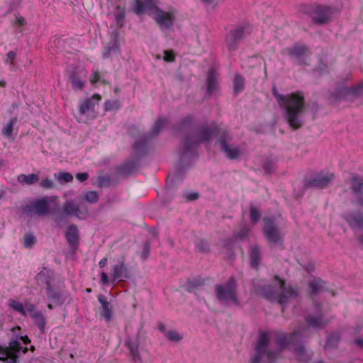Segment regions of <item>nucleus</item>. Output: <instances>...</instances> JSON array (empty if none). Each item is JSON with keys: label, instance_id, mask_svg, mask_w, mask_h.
Wrapping results in <instances>:
<instances>
[{"label": "nucleus", "instance_id": "nucleus-20", "mask_svg": "<svg viewBox=\"0 0 363 363\" xmlns=\"http://www.w3.org/2000/svg\"><path fill=\"white\" fill-rule=\"evenodd\" d=\"M291 57L296 59L298 62L308 52V48L305 45H295L286 49Z\"/></svg>", "mask_w": 363, "mask_h": 363}, {"label": "nucleus", "instance_id": "nucleus-36", "mask_svg": "<svg viewBox=\"0 0 363 363\" xmlns=\"http://www.w3.org/2000/svg\"><path fill=\"white\" fill-rule=\"evenodd\" d=\"M84 199L89 203H96L99 200V195L96 191H87L84 194Z\"/></svg>", "mask_w": 363, "mask_h": 363}, {"label": "nucleus", "instance_id": "nucleus-12", "mask_svg": "<svg viewBox=\"0 0 363 363\" xmlns=\"http://www.w3.org/2000/svg\"><path fill=\"white\" fill-rule=\"evenodd\" d=\"M21 350L23 353L28 350L27 347L23 348L21 346L19 340H11L8 347H0V360L4 361L6 363H16L17 354Z\"/></svg>", "mask_w": 363, "mask_h": 363}, {"label": "nucleus", "instance_id": "nucleus-38", "mask_svg": "<svg viewBox=\"0 0 363 363\" xmlns=\"http://www.w3.org/2000/svg\"><path fill=\"white\" fill-rule=\"evenodd\" d=\"M35 241V237L32 233L26 234L23 237V245L26 248L32 247Z\"/></svg>", "mask_w": 363, "mask_h": 363}, {"label": "nucleus", "instance_id": "nucleus-1", "mask_svg": "<svg viewBox=\"0 0 363 363\" xmlns=\"http://www.w3.org/2000/svg\"><path fill=\"white\" fill-rule=\"evenodd\" d=\"M259 295L270 301H276L281 305L286 304L301 295L300 288L296 285H286L285 281L276 277L271 284L258 286Z\"/></svg>", "mask_w": 363, "mask_h": 363}, {"label": "nucleus", "instance_id": "nucleus-50", "mask_svg": "<svg viewBox=\"0 0 363 363\" xmlns=\"http://www.w3.org/2000/svg\"><path fill=\"white\" fill-rule=\"evenodd\" d=\"M150 252V245L149 243H145L143 250L141 254L142 258L146 259L148 257Z\"/></svg>", "mask_w": 363, "mask_h": 363}, {"label": "nucleus", "instance_id": "nucleus-22", "mask_svg": "<svg viewBox=\"0 0 363 363\" xmlns=\"http://www.w3.org/2000/svg\"><path fill=\"white\" fill-rule=\"evenodd\" d=\"M159 330L162 332L168 340L173 342H179L183 339V335L174 329L167 330L166 326L160 323Z\"/></svg>", "mask_w": 363, "mask_h": 363}, {"label": "nucleus", "instance_id": "nucleus-57", "mask_svg": "<svg viewBox=\"0 0 363 363\" xmlns=\"http://www.w3.org/2000/svg\"><path fill=\"white\" fill-rule=\"evenodd\" d=\"M36 325L39 327L41 333H44L45 322L44 319H37Z\"/></svg>", "mask_w": 363, "mask_h": 363}, {"label": "nucleus", "instance_id": "nucleus-33", "mask_svg": "<svg viewBox=\"0 0 363 363\" xmlns=\"http://www.w3.org/2000/svg\"><path fill=\"white\" fill-rule=\"evenodd\" d=\"M8 304L9 307L18 312L21 315H27V313L25 312L24 306L22 303L15 300H9Z\"/></svg>", "mask_w": 363, "mask_h": 363}, {"label": "nucleus", "instance_id": "nucleus-15", "mask_svg": "<svg viewBox=\"0 0 363 363\" xmlns=\"http://www.w3.org/2000/svg\"><path fill=\"white\" fill-rule=\"evenodd\" d=\"M111 281H123L130 278V273L125 265V257H122L117 264L113 265L111 272Z\"/></svg>", "mask_w": 363, "mask_h": 363}, {"label": "nucleus", "instance_id": "nucleus-4", "mask_svg": "<svg viewBox=\"0 0 363 363\" xmlns=\"http://www.w3.org/2000/svg\"><path fill=\"white\" fill-rule=\"evenodd\" d=\"M217 299L222 303L230 306L238 304L237 281L231 277L228 282L215 286Z\"/></svg>", "mask_w": 363, "mask_h": 363}, {"label": "nucleus", "instance_id": "nucleus-6", "mask_svg": "<svg viewBox=\"0 0 363 363\" xmlns=\"http://www.w3.org/2000/svg\"><path fill=\"white\" fill-rule=\"evenodd\" d=\"M213 133L211 128L205 127L189 135L184 143V155L189 156L191 155L201 143L208 142Z\"/></svg>", "mask_w": 363, "mask_h": 363}, {"label": "nucleus", "instance_id": "nucleus-54", "mask_svg": "<svg viewBox=\"0 0 363 363\" xmlns=\"http://www.w3.org/2000/svg\"><path fill=\"white\" fill-rule=\"evenodd\" d=\"M100 280L104 285H107L109 283L108 275L105 272L101 273Z\"/></svg>", "mask_w": 363, "mask_h": 363}, {"label": "nucleus", "instance_id": "nucleus-58", "mask_svg": "<svg viewBox=\"0 0 363 363\" xmlns=\"http://www.w3.org/2000/svg\"><path fill=\"white\" fill-rule=\"evenodd\" d=\"M185 196L188 200L192 201L196 199L199 197V195L197 193H190L186 194Z\"/></svg>", "mask_w": 363, "mask_h": 363}, {"label": "nucleus", "instance_id": "nucleus-8", "mask_svg": "<svg viewBox=\"0 0 363 363\" xmlns=\"http://www.w3.org/2000/svg\"><path fill=\"white\" fill-rule=\"evenodd\" d=\"M344 219L350 227L356 232V237L360 244L363 245V215L359 211L346 213Z\"/></svg>", "mask_w": 363, "mask_h": 363}, {"label": "nucleus", "instance_id": "nucleus-30", "mask_svg": "<svg viewBox=\"0 0 363 363\" xmlns=\"http://www.w3.org/2000/svg\"><path fill=\"white\" fill-rule=\"evenodd\" d=\"M351 189L356 194H359L363 191V181L361 178L354 176L351 179Z\"/></svg>", "mask_w": 363, "mask_h": 363}, {"label": "nucleus", "instance_id": "nucleus-32", "mask_svg": "<svg viewBox=\"0 0 363 363\" xmlns=\"http://www.w3.org/2000/svg\"><path fill=\"white\" fill-rule=\"evenodd\" d=\"M245 86V79L240 74H235L234 78V91L238 94L240 92Z\"/></svg>", "mask_w": 363, "mask_h": 363}, {"label": "nucleus", "instance_id": "nucleus-24", "mask_svg": "<svg viewBox=\"0 0 363 363\" xmlns=\"http://www.w3.org/2000/svg\"><path fill=\"white\" fill-rule=\"evenodd\" d=\"M65 237L70 245L74 246L78 243L79 232L75 225H69L65 232Z\"/></svg>", "mask_w": 363, "mask_h": 363}, {"label": "nucleus", "instance_id": "nucleus-19", "mask_svg": "<svg viewBox=\"0 0 363 363\" xmlns=\"http://www.w3.org/2000/svg\"><path fill=\"white\" fill-rule=\"evenodd\" d=\"M157 4L156 0H136L135 13L140 15L145 12H150L152 16L153 11L158 9Z\"/></svg>", "mask_w": 363, "mask_h": 363}, {"label": "nucleus", "instance_id": "nucleus-18", "mask_svg": "<svg viewBox=\"0 0 363 363\" xmlns=\"http://www.w3.org/2000/svg\"><path fill=\"white\" fill-rule=\"evenodd\" d=\"M333 11L329 7L317 6L314 9L313 18L320 24L328 22L332 16Z\"/></svg>", "mask_w": 363, "mask_h": 363}, {"label": "nucleus", "instance_id": "nucleus-2", "mask_svg": "<svg viewBox=\"0 0 363 363\" xmlns=\"http://www.w3.org/2000/svg\"><path fill=\"white\" fill-rule=\"evenodd\" d=\"M280 106L284 109L285 118L291 128L296 130L303 125L301 113L305 108V99L303 94L296 92L286 95Z\"/></svg>", "mask_w": 363, "mask_h": 363}, {"label": "nucleus", "instance_id": "nucleus-21", "mask_svg": "<svg viewBox=\"0 0 363 363\" xmlns=\"http://www.w3.org/2000/svg\"><path fill=\"white\" fill-rule=\"evenodd\" d=\"M139 345V338L138 336L128 338V340L125 341V345L128 347L130 356L134 361H140L141 359L138 351Z\"/></svg>", "mask_w": 363, "mask_h": 363}, {"label": "nucleus", "instance_id": "nucleus-25", "mask_svg": "<svg viewBox=\"0 0 363 363\" xmlns=\"http://www.w3.org/2000/svg\"><path fill=\"white\" fill-rule=\"evenodd\" d=\"M311 294H317L328 289L326 283L320 279H314L309 282Z\"/></svg>", "mask_w": 363, "mask_h": 363}, {"label": "nucleus", "instance_id": "nucleus-41", "mask_svg": "<svg viewBox=\"0 0 363 363\" xmlns=\"http://www.w3.org/2000/svg\"><path fill=\"white\" fill-rule=\"evenodd\" d=\"M348 94L354 96H361L363 94V82H361L358 86L351 87L348 89Z\"/></svg>", "mask_w": 363, "mask_h": 363}, {"label": "nucleus", "instance_id": "nucleus-26", "mask_svg": "<svg viewBox=\"0 0 363 363\" xmlns=\"http://www.w3.org/2000/svg\"><path fill=\"white\" fill-rule=\"evenodd\" d=\"M18 183L23 186H30L39 181V177L36 174H21L17 177Z\"/></svg>", "mask_w": 363, "mask_h": 363}, {"label": "nucleus", "instance_id": "nucleus-61", "mask_svg": "<svg viewBox=\"0 0 363 363\" xmlns=\"http://www.w3.org/2000/svg\"><path fill=\"white\" fill-rule=\"evenodd\" d=\"M356 203L363 208V196H358L356 199Z\"/></svg>", "mask_w": 363, "mask_h": 363}, {"label": "nucleus", "instance_id": "nucleus-7", "mask_svg": "<svg viewBox=\"0 0 363 363\" xmlns=\"http://www.w3.org/2000/svg\"><path fill=\"white\" fill-rule=\"evenodd\" d=\"M101 97L99 94H94L90 98H86L79 104L78 122L86 123L84 117L94 118L96 117L95 106L99 103Z\"/></svg>", "mask_w": 363, "mask_h": 363}, {"label": "nucleus", "instance_id": "nucleus-53", "mask_svg": "<svg viewBox=\"0 0 363 363\" xmlns=\"http://www.w3.org/2000/svg\"><path fill=\"white\" fill-rule=\"evenodd\" d=\"M76 178L78 181L82 182L89 178V174L86 172H79L76 174Z\"/></svg>", "mask_w": 363, "mask_h": 363}, {"label": "nucleus", "instance_id": "nucleus-64", "mask_svg": "<svg viewBox=\"0 0 363 363\" xmlns=\"http://www.w3.org/2000/svg\"><path fill=\"white\" fill-rule=\"evenodd\" d=\"M356 344L361 348H363V340L358 339L355 340Z\"/></svg>", "mask_w": 363, "mask_h": 363}, {"label": "nucleus", "instance_id": "nucleus-28", "mask_svg": "<svg viewBox=\"0 0 363 363\" xmlns=\"http://www.w3.org/2000/svg\"><path fill=\"white\" fill-rule=\"evenodd\" d=\"M98 301L101 305L104 318H111L112 307L111 303L106 299L103 295L98 296Z\"/></svg>", "mask_w": 363, "mask_h": 363}, {"label": "nucleus", "instance_id": "nucleus-31", "mask_svg": "<svg viewBox=\"0 0 363 363\" xmlns=\"http://www.w3.org/2000/svg\"><path fill=\"white\" fill-rule=\"evenodd\" d=\"M16 118H13L2 128L1 133L4 136L10 138L12 135L14 125L16 123Z\"/></svg>", "mask_w": 363, "mask_h": 363}, {"label": "nucleus", "instance_id": "nucleus-17", "mask_svg": "<svg viewBox=\"0 0 363 363\" xmlns=\"http://www.w3.org/2000/svg\"><path fill=\"white\" fill-rule=\"evenodd\" d=\"M334 179V174L330 172H320L311 179L308 185L315 188H324L327 186Z\"/></svg>", "mask_w": 363, "mask_h": 363}, {"label": "nucleus", "instance_id": "nucleus-13", "mask_svg": "<svg viewBox=\"0 0 363 363\" xmlns=\"http://www.w3.org/2000/svg\"><path fill=\"white\" fill-rule=\"evenodd\" d=\"M176 11L171 9L168 11H164L161 9H156L152 13V17L159 25L161 29L170 28L175 21Z\"/></svg>", "mask_w": 363, "mask_h": 363}, {"label": "nucleus", "instance_id": "nucleus-3", "mask_svg": "<svg viewBox=\"0 0 363 363\" xmlns=\"http://www.w3.org/2000/svg\"><path fill=\"white\" fill-rule=\"evenodd\" d=\"M269 342L268 334L261 333L256 347V354L252 358L251 363H272L285 348L284 343L280 340L277 342L279 352L272 351L268 348Z\"/></svg>", "mask_w": 363, "mask_h": 363}, {"label": "nucleus", "instance_id": "nucleus-46", "mask_svg": "<svg viewBox=\"0 0 363 363\" xmlns=\"http://www.w3.org/2000/svg\"><path fill=\"white\" fill-rule=\"evenodd\" d=\"M40 186L43 189H50L55 187V183L52 179L45 178L40 181Z\"/></svg>", "mask_w": 363, "mask_h": 363}, {"label": "nucleus", "instance_id": "nucleus-47", "mask_svg": "<svg viewBox=\"0 0 363 363\" xmlns=\"http://www.w3.org/2000/svg\"><path fill=\"white\" fill-rule=\"evenodd\" d=\"M16 57V53L14 51H10L7 53L6 57V62L9 63L10 65H13V60Z\"/></svg>", "mask_w": 363, "mask_h": 363}, {"label": "nucleus", "instance_id": "nucleus-14", "mask_svg": "<svg viewBox=\"0 0 363 363\" xmlns=\"http://www.w3.org/2000/svg\"><path fill=\"white\" fill-rule=\"evenodd\" d=\"M264 233L267 242L275 245L281 244L283 235L276 226L274 220L264 218Z\"/></svg>", "mask_w": 363, "mask_h": 363}, {"label": "nucleus", "instance_id": "nucleus-49", "mask_svg": "<svg viewBox=\"0 0 363 363\" xmlns=\"http://www.w3.org/2000/svg\"><path fill=\"white\" fill-rule=\"evenodd\" d=\"M164 60L166 62H173L174 60V53L171 51H164Z\"/></svg>", "mask_w": 363, "mask_h": 363}, {"label": "nucleus", "instance_id": "nucleus-16", "mask_svg": "<svg viewBox=\"0 0 363 363\" xmlns=\"http://www.w3.org/2000/svg\"><path fill=\"white\" fill-rule=\"evenodd\" d=\"M47 290L48 291V296L50 301V303L48 304L50 309L52 308V304L61 305L68 298V294L64 290L58 291L53 289L52 286Z\"/></svg>", "mask_w": 363, "mask_h": 363}, {"label": "nucleus", "instance_id": "nucleus-48", "mask_svg": "<svg viewBox=\"0 0 363 363\" xmlns=\"http://www.w3.org/2000/svg\"><path fill=\"white\" fill-rule=\"evenodd\" d=\"M263 168L267 173H269L274 169V164L270 161H265L263 164Z\"/></svg>", "mask_w": 363, "mask_h": 363}, {"label": "nucleus", "instance_id": "nucleus-45", "mask_svg": "<svg viewBox=\"0 0 363 363\" xmlns=\"http://www.w3.org/2000/svg\"><path fill=\"white\" fill-rule=\"evenodd\" d=\"M118 50V45L115 40L111 46L107 47L105 49V52L104 54V57H108L113 52H117Z\"/></svg>", "mask_w": 363, "mask_h": 363}, {"label": "nucleus", "instance_id": "nucleus-51", "mask_svg": "<svg viewBox=\"0 0 363 363\" xmlns=\"http://www.w3.org/2000/svg\"><path fill=\"white\" fill-rule=\"evenodd\" d=\"M101 80V76L98 71L95 70L93 72L92 76L90 79V82L94 84Z\"/></svg>", "mask_w": 363, "mask_h": 363}, {"label": "nucleus", "instance_id": "nucleus-29", "mask_svg": "<svg viewBox=\"0 0 363 363\" xmlns=\"http://www.w3.org/2000/svg\"><path fill=\"white\" fill-rule=\"evenodd\" d=\"M260 250L257 246H253L250 252V262L252 265L257 268L260 262Z\"/></svg>", "mask_w": 363, "mask_h": 363}, {"label": "nucleus", "instance_id": "nucleus-59", "mask_svg": "<svg viewBox=\"0 0 363 363\" xmlns=\"http://www.w3.org/2000/svg\"><path fill=\"white\" fill-rule=\"evenodd\" d=\"M15 23H16V24H18L19 26H23L24 23H25V20L23 17L16 16Z\"/></svg>", "mask_w": 363, "mask_h": 363}, {"label": "nucleus", "instance_id": "nucleus-35", "mask_svg": "<svg viewBox=\"0 0 363 363\" xmlns=\"http://www.w3.org/2000/svg\"><path fill=\"white\" fill-rule=\"evenodd\" d=\"M25 312L27 315L33 316L34 318H42V314L37 312L34 305L31 303H26L24 306Z\"/></svg>", "mask_w": 363, "mask_h": 363}, {"label": "nucleus", "instance_id": "nucleus-44", "mask_svg": "<svg viewBox=\"0 0 363 363\" xmlns=\"http://www.w3.org/2000/svg\"><path fill=\"white\" fill-rule=\"evenodd\" d=\"M249 232V228L245 226L242 228L239 231L234 233V237L237 239H243L247 236Z\"/></svg>", "mask_w": 363, "mask_h": 363}, {"label": "nucleus", "instance_id": "nucleus-60", "mask_svg": "<svg viewBox=\"0 0 363 363\" xmlns=\"http://www.w3.org/2000/svg\"><path fill=\"white\" fill-rule=\"evenodd\" d=\"M107 258L106 257H104L103 259H101L99 262V266L101 267V268H103L105 267V265L107 263Z\"/></svg>", "mask_w": 363, "mask_h": 363}, {"label": "nucleus", "instance_id": "nucleus-40", "mask_svg": "<svg viewBox=\"0 0 363 363\" xmlns=\"http://www.w3.org/2000/svg\"><path fill=\"white\" fill-rule=\"evenodd\" d=\"M308 325L309 327H312L314 328H321L326 324L325 319H308Z\"/></svg>", "mask_w": 363, "mask_h": 363}, {"label": "nucleus", "instance_id": "nucleus-62", "mask_svg": "<svg viewBox=\"0 0 363 363\" xmlns=\"http://www.w3.org/2000/svg\"><path fill=\"white\" fill-rule=\"evenodd\" d=\"M112 108V104L110 101H106L105 103V110L109 111Z\"/></svg>", "mask_w": 363, "mask_h": 363}, {"label": "nucleus", "instance_id": "nucleus-39", "mask_svg": "<svg viewBox=\"0 0 363 363\" xmlns=\"http://www.w3.org/2000/svg\"><path fill=\"white\" fill-rule=\"evenodd\" d=\"M250 216L253 224L257 223L260 218V213L259 211L252 204H250Z\"/></svg>", "mask_w": 363, "mask_h": 363}, {"label": "nucleus", "instance_id": "nucleus-23", "mask_svg": "<svg viewBox=\"0 0 363 363\" xmlns=\"http://www.w3.org/2000/svg\"><path fill=\"white\" fill-rule=\"evenodd\" d=\"M52 277V272L47 268H43L36 276V279L39 284H45L48 289L52 287L50 282Z\"/></svg>", "mask_w": 363, "mask_h": 363}, {"label": "nucleus", "instance_id": "nucleus-5", "mask_svg": "<svg viewBox=\"0 0 363 363\" xmlns=\"http://www.w3.org/2000/svg\"><path fill=\"white\" fill-rule=\"evenodd\" d=\"M63 215L56 216L54 218L53 226L60 227L66 223L65 216H76L79 219H84L88 214L87 208L83 205H76L73 201H67L63 205Z\"/></svg>", "mask_w": 363, "mask_h": 363}, {"label": "nucleus", "instance_id": "nucleus-34", "mask_svg": "<svg viewBox=\"0 0 363 363\" xmlns=\"http://www.w3.org/2000/svg\"><path fill=\"white\" fill-rule=\"evenodd\" d=\"M55 177L60 184H65L72 181L73 176L69 172H60L55 174Z\"/></svg>", "mask_w": 363, "mask_h": 363}, {"label": "nucleus", "instance_id": "nucleus-43", "mask_svg": "<svg viewBox=\"0 0 363 363\" xmlns=\"http://www.w3.org/2000/svg\"><path fill=\"white\" fill-rule=\"evenodd\" d=\"M196 248L201 252H206L209 250V245L206 240H201L196 244Z\"/></svg>", "mask_w": 363, "mask_h": 363}, {"label": "nucleus", "instance_id": "nucleus-56", "mask_svg": "<svg viewBox=\"0 0 363 363\" xmlns=\"http://www.w3.org/2000/svg\"><path fill=\"white\" fill-rule=\"evenodd\" d=\"M145 146L144 142L138 141L134 144V148L137 152H140L143 150Z\"/></svg>", "mask_w": 363, "mask_h": 363}, {"label": "nucleus", "instance_id": "nucleus-11", "mask_svg": "<svg viewBox=\"0 0 363 363\" xmlns=\"http://www.w3.org/2000/svg\"><path fill=\"white\" fill-rule=\"evenodd\" d=\"M22 212L29 216L34 214L43 216L48 215L50 207L47 197H43L22 207Z\"/></svg>", "mask_w": 363, "mask_h": 363}, {"label": "nucleus", "instance_id": "nucleus-52", "mask_svg": "<svg viewBox=\"0 0 363 363\" xmlns=\"http://www.w3.org/2000/svg\"><path fill=\"white\" fill-rule=\"evenodd\" d=\"M272 92H273V95L277 98L278 103L280 106L281 104V103L283 102L284 99H285L286 95L284 96V95L279 94L276 89H273Z\"/></svg>", "mask_w": 363, "mask_h": 363}, {"label": "nucleus", "instance_id": "nucleus-63", "mask_svg": "<svg viewBox=\"0 0 363 363\" xmlns=\"http://www.w3.org/2000/svg\"><path fill=\"white\" fill-rule=\"evenodd\" d=\"M20 340H22L25 345H27L28 343L30 342V340L26 336H25V337L21 336Z\"/></svg>", "mask_w": 363, "mask_h": 363}, {"label": "nucleus", "instance_id": "nucleus-27", "mask_svg": "<svg viewBox=\"0 0 363 363\" xmlns=\"http://www.w3.org/2000/svg\"><path fill=\"white\" fill-rule=\"evenodd\" d=\"M217 89V81L215 71L211 69L207 77V91L209 94L213 93Z\"/></svg>", "mask_w": 363, "mask_h": 363}, {"label": "nucleus", "instance_id": "nucleus-37", "mask_svg": "<svg viewBox=\"0 0 363 363\" xmlns=\"http://www.w3.org/2000/svg\"><path fill=\"white\" fill-rule=\"evenodd\" d=\"M164 123L165 121L164 119H158L152 127V129L150 130V135L153 136L157 135L162 130Z\"/></svg>", "mask_w": 363, "mask_h": 363}, {"label": "nucleus", "instance_id": "nucleus-9", "mask_svg": "<svg viewBox=\"0 0 363 363\" xmlns=\"http://www.w3.org/2000/svg\"><path fill=\"white\" fill-rule=\"evenodd\" d=\"M250 33L251 29L247 24L238 26L230 30L226 36V45L229 50H235L240 40L250 35Z\"/></svg>", "mask_w": 363, "mask_h": 363}, {"label": "nucleus", "instance_id": "nucleus-10", "mask_svg": "<svg viewBox=\"0 0 363 363\" xmlns=\"http://www.w3.org/2000/svg\"><path fill=\"white\" fill-rule=\"evenodd\" d=\"M231 137L225 130L220 131L218 143L221 147V150L228 158L235 160L239 157L242 152L238 145L231 144Z\"/></svg>", "mask_w": 363, "mask_h": 363}, {"label": "nucleus", "instance_id": "nucleus-55", "mask_svg": "<svg viewBox=\"0 0 363 363\" xmlns=\"http://www.w3.org/2000/svg\"><path fill=\"white\" fill-rule=\"evenodd\" d=\"M314 309L316 312V315H323L325 313H322V306L318 303H315L313 304Z\"/></svg>", "mask_w": 363, "mask_h": 363}, {"label": "nucleus", "instance_id": "nucleus-42", "mask_svg": "<svg viewBox=\"0 0 363 363\" xmlns=\"http://www.w3.org/2000/svg\"><path fill=\"white\" fill-rule=\"evenodd\" d=\"M71 80L73 87L75 90H81L84 88V82L80 79L77 77L75 75L72 76Z\"/></svg>", "mask_w": 363, "mask_h": 363}]
</instances>
